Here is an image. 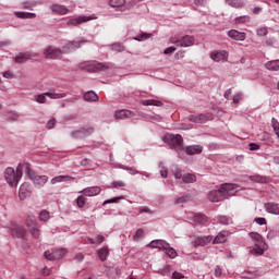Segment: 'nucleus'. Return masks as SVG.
<instances>
[{
    "label": "nucleus",
    "instance_id": "obj_32",
    "mask_svg": "<svg viewBox=\"0 0 279 279\" xmlns=\"http://www.w3.org/2000/svg\"><path fill=\"white\" fill-rule=\"evenodd\" d=\"M109 254V247H101V250H98V256L102 262L107 260Z\"/></svg>",
    "mask_w": 279,
    "mask_h": 279
},
{
    "label": "nucleus",
    "instance_id": "obj_26",
    "mask_svg": "<svg viewBox=\"0 0 279 279\" xmlns=\"http://www.w3.org/2000/svg\"><path fill=\"white\" fill-rule=\"evenodd\" d=\"M72 180H74V178H71L70 175H57L56 178H52L51 184L54 185L61 182H71Z\"/></svg>",
    "mask_w": 279,
    "mask_h": 279
},
{
    "label": "nucleus",
    "instance_id": "obj_17",
    "mask_svg": "<svg viewBox=\"0 0 279 279\" xmlns=\"http://www.w3.org/2000/svg\"><path fill=\"white\" fill-rule=\"evenodd\" d=\"M85 197H96L97 195H100L101 189L100 186H90L88 189H84L81 191Z\"/></svg>",
    "mask_w": 279,
    "mask_h": 279
},
{
    "label": "nucleus",
    "instance_id": "obj_14",
    "mask_svg": "<svg viewBox=\"0 0 279 279\" xmlns=\"http://www.w3.org/2000/svg\"><path fill=\"white\" fill-rule=\"evenodd\" d=\"M95 132L94 126H84L78 131H73L72 136L73 138H84V136H88V134H93Z\"/></svg>",
    "mask_w": 279,
    "mask_h": 279
},
{
    "label": "nucleus",
    "instance_id": "obj_8",
    "mask_svg": "<svg viewBox=\"0 0 279 279\" xmlns=\"http://www.w3.org/2000/svg\"><path fill=\"white\" fill-rule=\"evenodd\" d=\"M171 44H177L178 46H193L195 39L193 35H183V37H170Z\"/></svg>",
    "mask_w": 279,
    "mask_h": 279
},
{
    "label": "nucleus",
    "instance_id": "obj_3",
    "mask_svg": "<svg viewBox=\"0 0 279 279\" xmlns=\"http://www.w3.org/2000/svg\"><path fill=\"white\" fill-rule=\"evenodd\" d=\"M163 143H167L171 149H175V151H182L184 149V140L180 133H166L163 135Z\"/></svg>",
    "mask_w": 279,
    "mask_h": 279
},
{
    "label": "nucleus",
    "instance_id": "obj_58",
    "mask_svg": "<svg viewBox=\"0 0 279 279\" xmlns=\"http://www.w3.org/2000/svg\"><path fill=\"white\" fill-rule=\"evenodd\" d=\"M256 223L259 226H265L267 223V220L263 217L255 219Z\"/></svg>",
    "mask_w": 279,
    "mask_h": 279
},
{
    "label": "nucleus",
    "instance_id": "obj_18",
    "mask_svg": "<svg viewBox=\"0 0 279 279\" xmlns=\"http://www.w3.org/2000/svg\"><path fill=\"white\" fill-rule=\"evenodd\" d=\"M11 234L13 236H17L19 239H23L24 236H26L27 231L25 230V228H23V226H12Z\"/></svg>",
    "mask_w": 279,
    "mask_h": 279
},
{
    "label": "nucleus",
    "instance_id": "obj_12",
    "mask_svg": "<svg viewBox=\"0 0 279 279\" xmlns=\"http://www.w3.org/2000/svg\"><path fill=\"white\" fill-rule=\"evenodd\" d=\"M66 250H52V252H45V258L47 260H57L58 258H63L65 256Z\"/></svg>",
    "mask_w": 279,
    "mask_h": 279
},
{
    "label": "nucleus",
    "instance_id": "obj_51",
    "mask_svg": "<svg viewBox=\"0 0 279 279\" xmlns=\"http://www.w3.org/2000/svg\"><path fill=\"white\" fill-rule=\"evenodd\" d=\"M190 197L187 196H184V197H178L175 201H174V204H186V202H189Z\"/></svg>",
    "mask_w": 279,
    "mask_h": 279
},
{
    "label": "nucleus",
    "instance_id": "obj_28",
    "mask_svg": "<svg viewBox=\"0 0 279 279\" xmlns=\"http://www.w3.org/2000/svg\"><path fill=\"white\" fill-rule=\"evenodd\" d=\"M229 232H219L217 236L214 239V243H226L228 241Z\"/></svg>",
    "mask_w": 279,
    "mask_h": 279
},
{
    "label": "nucleus",
    "instance_id": "obj_1",
    "mask_svg": "<svg viewBox=\"0 0 279 279\" xmlns=\"http://www.w3.org/2000/svg\"><path fill=\"white\" fill-rule=\"evenodd\" d=\"M239 193V186L236 184H222L218 191H210L208 194V199L210 202L217 203L232 197Z\"/></svg>",
    "mask_w": 279,
    "mask_h": 279
},
{
    "label": "nucleus",
    "instance_id": "obj_57",
    "mask_svg": "<svg viewBox=\"0 0 279 279\" xmlns=\"http://www.w3.org/2000/svg\"><path fill=\"white\" fill-rule=\"evenodd\" d=\"M177 50L175 46H169L163 50L165 54H169L170 52H174Z\"/></svg>",
    "mask_w": 279,
    "mask_h": 279
},
{
    "label": "nucleus",
    "instance_id": "obj_60",
    "mask_svg": "<svg viewBox=\"0 0 279 279\" xmlns=\"http://www.w3.org/2000/svg\"><path fill=\"white\" fill-rule=\"evenodd\" d=\"M84 258H85L84 254H77L75 256V260H77L78 263H82L84 260Z\"/></svg>",
    "mask_w": 279,
    "mask_h": 279
},
{
    "label": "nucleus",
    "instance_id": "obj_52",
    "mask_svg": "<svg viewBox=\"0 0 279 279\" xmlns=\"http://www.w3.org/2000/svg\"><path fill=\"white\" fill-rule=\"evenodd\" d=\"M119 199H123V197H113V199H106V202H104V206H107V204H117Z\"/></svg>",
    "mask_w": 279,
    "mask_h": 279
},
{
    "label": "nucleus",
    "instance_id": "obj_34",
    "mask_svg": "<svg viewBox=\"0 0 279 279\" xmlns=\"http://www.w3.org/2000/svg\"><path fill=\"white\" fill-rule=\"evenodd\" d=\"M144 106H162L161 100H156L155 98H148L147 100H144Z\"/></svg>",
    "mask_w": 279,
    "mask_h": 279
},
{
    "label": "nucleus",
    "instance_id": "obj_7",
    "mask_svg": "<svg viewBox=\"0 0 279 279\" xmlns=\"http://www.w3.org/2000/svg\"><path fill=\"white\" fill-rule=\"evenodd\" d=\"M47 96H49V98H64L66 92L51 89L50 92H44V94H36L35 100H37V102H46Z\"/></svg>",
    "mask_w": 279,
    "mask_h": 279
},
{
    "label": "nucleus",
    "instance_id": "obj_47",
    "mask_svg": "<svg viewBox=\"0 0 279 279\" xmlns=\"http://www.w3.org/2000/svg\"><path fill=\"white\" fill-rule=\"evenodd\" d=\"M142 236H144V230L142 228H140L135 232V236H133V239H134V241H140V239H142Z\"/></svg>",
    "mask_w": 279,
    "mask_h": 279
},
{
    "label": "nucleus",
    "instance_id": "obj_16",
    "mask_svg": "<svg viewBox=\"0 0 279 279\" xmlns=\"http://www.w3.org/2000/svg\"><path fill=\"white\" fill-rule=\"evenodd\" d=\"M228 35H229V37H231V39H235V40H240V41H243L246 37L245 32L238 31L236 28H231L230 31H228Z\"/></svg>",
    "mask_w": 279,
    "mask_h": 279
},
{
    "label": "nucleus",
    "instance_id": "obj_6",
    "mask_svg": "<svg viewBox=\"0 0 279 279\" xmlns=\"http://www.w3.org/2000/svg\"><path fill=\"white\" fill-rule=\"evenodd\" d=\"M25 173L28 175L32 182H34L35 186L38 187L45 186L49 180L48 175H36V173L32 171L29 165H26Z\"/></svg>",
    "mask_w": 279,
    "mask_h": 279
},
{
    "label": "nucleus",
    "instance_id": "obj_20",
    "mask_svg": "<svg viewBox=\"0 0 279 279\" xmlns=\"http://www.w3.org/2000/svg\"><path fill=\"white\" fill-rule=\"evenodd\" d=\"M116 119H132V117H135V113L133 111H130V109H120V111L114 112Z\"/></svg>",
    "mask_w": 279,
    "mask_h": 279
},
{
    "label": "nucleus",
    "instance_id": "obj_43",
    "mask_svg": "<svg viewBox=\"0 0 279 279\" xmlns=\"http://www.w3.org/2000/svg\"><path fill=\"white\" fill-rule=\"evenodd\" d=\"M109 4H111V7H123L125 0H109Z\"/></svg>",
    "mask_w": 279,
    "mask_h": 279
},
{
    "label": "nucleus",
    "instance_id": "obj_48",
    "mask_svg": "<svg viewBox=\"0 0 279 279\" xmlns=\"http://www.w3.org/2000/svg\"><path fill=\"white\" fill-rule=\"evenodd\" d=\"M148 37H151L149 33H142L141 35H137L135 39H137L138 41H143L144 39H148Z\"/></svg>",
    "mask_w": 279,
    "mask_h": 279
},
{
    "label": "nucleus",
    "instance_id": "obj_50",
    "mask_svg": "<svg viewBox=\"0 0 279 279\" xmlns=\"http://www.w3.org/2000/svg\"><path fill=\"white\" fill-rule=\"evenodd\" d=\"M272 129L277 137L279 138V122L277 120H272Z\"/></svg>",
    "mask_w": 279,
    "mask_h": 279
},
{
    "label": "nucleus",
    "instance_id": "obj_29",
    "mask_svg": "<svg viewBox=\"0 0 279 279\" xmlns=\"http://www.w3.org/2000/svg\"><path fill=\"white\" fill-rule=\"evenodd\" d=\"M165 252L169 258H177L178 252L173 247H170L169 243H166Z\"/></svg>",
    "mask_w": 279,
    "mask_h": 279
},
{
    "label": "nucleus",
    "instance_id": "obj_30",
    "mask_svg": "<svg viewBox=\"0 0 279 279\" xmlns=\"http://www.w3.org/2000/svg\"><path fill=\"white\" fill-rule=\"evenodd\" d=\"M265 65L268 70H279V59L267 61Z\"/></svg>",
    "mask_w": 279,
    "mask_h": 279
},
{
    "label": "nucleus",
    "instance_id": "obj_42",
    "mask_svg": "<svg viewBox=\"0 0 279 279\" xmlns=\"http://www.w3.org/2000/svg\"><path fill=\"white\" fill-rule=\"evenodd\" d=\"M20 116L16 113V111H11V113H8V121H19Z\"/></svg>",
    "mask_w": 279,
    "mask_h": 279
},
{
    "label": "nucleus",
    "instance_id": "obj_36",
    "mask_svg": "<svg viewBox=\"0 0 279 279\" xmlns=\"http://www.w3.org/2000/svg\"><path fill=\"white\" fill-rule=\"evenodd\" d=\"M87 39H78L76 41H69V48H80L81 44H86Z\"/></svg>",
    "mask_w": 279,
    "mask_h": 279
},
{
    "label": "nucleus",
    "instance_id": "obj_11",
    "mask_svg": "<svg viewBox=\"0 0 279 279\" xmlns=\"http://www.w3.org/2000/svg\"><path fill=\"white\" fill-rule=\"evenodd\" d=\"M44 54L47 59H59L62 57V50H60V48H54V46H48L45 48Z\"/></svg>",
    "mask_w": 279,
    "mask_h": 279
},
{
    "label": "nucleus",
    "instance_id": "obj_23",
    "mask_svg": "<svg viewBox=\"0 0 279 279\" xmlns=\"http://www.w3.org/2000/svg\"><path fill=\"white\" fill-rule=\"evenodd\" d=\"M33 57L32 52H19L14 60L16 63H25V61H28Z\"/></svg>",
    "mask_w": 279,
    "mask_h": 279
},
{
    "label": "nucleus",
    "instance_id": "obj_21",
    "mask_svg": "<svg viewBox=\"0 0 279 279\" xmlns=\"http://www.w3.org/2000/svg\"><path fill=\"white\" fill-rule=\"evenodd\" d=\"M51 10L53 11V13H58L59 15H65L66 13H69V9L64 4H51Z\"/></svg>",
    "mask_w": 279,
    "mask_h": 279
},
{
    "label": "nucleus",
    "instance_id": "obj_63",
    "mask_svg": "<svg viewBox=\"0 0 279 279\" xmlns=\"http://www.w3.org/2000/svg\"><path fill=\"white\" fill-rule=\"evenodd\" d=\"M160 175H161V178H168V169H161Z\"/></svg>",
    "mask_w": 279,
    "mask_h": 279
},
{
    "label": "nucleus",
    "instance_id": "obj_35",
    "mask_svg": "<svg viewBox=\"0 0 279 279\" xmlns=\"http://www.w3.org/2000/svg\"><path fill=\"white\" fill-rule=\"evenodd\" d=\"M15 15L17 17H23V19H26V17H36V13H31V12H25V11H16L15 12Z\"/></svg>",
    "mask_w": 279,
    "mask_h": 279
},
{
    "label": "nucleus",
    "instance_id": "obj_27",
    "mask_svg": "<svg viewBox=\"0 0 279 279\" xmlns=\"http://www.w3.org/2000/svg\"><path fill=\"white\" fill-rule=\"evenodd\" d=\"M265 208L267 213H270L271 215H279V204H266Z\"/></svg>",
    "mask_w": 279,
    "mask_h": 279
},
{
    "label": "nucleus",
    "instance_id": "obj_40",
    "mask_svg": "<svg viewBox=\"0 0 279 279\" xmlns=\"http://www.w3.org/2000/svg\"><path fill=\"white\" fill-rule=\"evenodd\" d=\"M26 223H27V228L29 229V232L32 233V229H34L35 223H36L35 217H29V218L26 220Z\"/></svg>",
    "mask_w": 279,
    "mask_h": 279
},
{
    "label": "nucleus",
    "instance_id": "obj_44",
    "mask_svg": "<svg viewBox=\"0 0 279 279\" xmlns=\"http://www.w3.org/2000/svg\"><path fill=\"white\" fill-rule=\"evenodd\" d=\"M39 219L40 221H48V219H50L49 213L47 210H41L39 214Z\"/></svg>",
    "mask_w": 279,
    "mask_h": 279
},
{
    "label": "nucleus",
    "instance_id": "obj_33",
    "mask_svg": "<svg viewBox=\"0 0 279 279\" xmlns=\"http://www.w3.org/2000/svg\"><path fill=\"white\" fill-rule=\"evenodd\" d=\"M85 100H98L99 96L94 90L85 92L84 94Z\"/></svg>",
    "mask_w": 279,
    "mask_h": 279
},
{
    "label": "nucleus",
    "instance_id": "obj_64",
    "mask_svg": "<svg viewBox=\"0 0 279 279\" xmlns=\"http://www.w3.org/2000/svg\"><path fill=\"white\" fill-rule=\"evenodd\" d=\"M111 48L112 50H121L122 46L120 44H113Z\"/></svg>",
    "mask_w": 279,
    "mask_h": 279
},
{
    "label": "nucleus",
    "instance_id": "obj_41",
    "mask_svg": "<svg viewBox=\"0 0 279 279\" xmlns=\"http://www.w3.org/2000/svg\"><path fill=\"white\" fill-rule=\"evenodd\" d=\"M218 220L220 223H223L225 226H229L230 223H232V219L226 216L219 217Z\"/></svg>",
    "mask_w": 279,
    "mask_h": 279
},
{
    "label": "nucleus",
    "instance_id": "obj_56",
    "mask_svg": "<svg viewBox=\"0 0 279 279\" xmlns=\"http://www.w3.org/2000/svg\"><path fill=\"white\" fill-rule=\"evenodd\" d=\"M185 278V276H183V274H180L179 271H174L172 274V279H183Z\"/></svg>",
    "mask_w": 279,
    "mask_h": 279
},
{
    "label": "nucleus",
    "instance_id": "obj_22",
    "mask_svg": "<svg viewBox=\"0 0 279 279\" xmlns=\"http://www.w3.org/2000/svg\"><path fill=\"white\" fill-rule=\"evenodd\" d=\"M189 120L193 121V123H207L208 116H205V113H197V116H189Z\"/></svg>",
    "mask_w": 279,
    "mask_h": 279
},
{
    "label": "nucleus",
    "instance_id": "obj_31",
    "mask_svg": "<svg viewBox=\"0 0 279 279\" xmlns=\"http://www.w3.org/2000/svg\"><path fill=\"white\" fill-rule=\"evenodd\" d=\"M214 236H202L201 239H197V241L195 242L196 245H208V243H211Z\"/></svg>",
    "mask_w": 279,
    "mask_h": 279
},
{
    "label": "nucleus",
    "instance_id": "obj_25",
    "mask_svg": "<svg viewBox=\"0 0 279 279\" xmlns=\"http://www.w3.org/2000/svg\"><path fill=\"white\" fill-rule=\"evenodd\" d=\"M167 246H168L167 241H162V240L150 241V243L148 244V247L158 248V250H166Z\"/></svg>",
    "mask_w": 279,
    "mask_h": 279
},
{
    "label": "nucleus",
    "instance_id": "obj_37",
    "mask_svg": "<svg viewBox=\"0 0 279 279\" xmlns=\"http://www.w3.org/2000/svg\"><path fill=\"white\" fill-rule=\"evenodd\" d=\"M250 180H252L253 182H259L262 184H267L268 182L267 178H263L260 175H251Z\"/></svg>",
    "mask_w": 279,
    "mask_h": 279
},
{
    "label": "nucleus",
    "instance_id": "obj_46",
    "mask_svg": "<svg viewBox=\"0 0 279 279\" xmlns=\"http://www.w3.org/2000/svg\"><path fill=\"white\" fill-rule=\"evenodd\" d=\"M56 123H57L56 118H51L50 120H48V122L46 123L47 130H53Z\"/></svg>",
    "mask_w": 279,
    "mask_h": 279
},
{
    "label": "nucleus",
    "instance_id": "obj_24",
    "mask_svg": "<svg viewBox=\"0 0 279 279\" xmlns=\"http://www.w3.org/2000/svg\"><path fill=\"white\" fill-rule=\"evenodd\" d=\"M29 195H31V189H29L28 184H22V186L20 187V191H19L20 199L24 201V199H26V197H29Z\"/></svg>",
    "mask_w": 279,
    "mask_h": 279
},
{
    "label": "nucleus",
    "instance_id": "obj_45",
    "mask_svg": "<svg viewBox=\"0 0 279 279\" xmlns=\"http://www.w3.org/2000/svg\"><path fill=\"white\" fill-rule=\"evenodd\" d=\"M2 76H4V78H14L15 74L13 70H4V72H2Z\"/></svg>",
    "mask_w": 279,
    "mask_h": 279
},
{
    "label": "nucleus",
    "instance_id": "obj_5",
    "mask_svg": "<svg viewBox=\"0 0 279 279\" xmlns=\"http://www.w3.org/2000/svg\"><path fill=\"white\" fill-rule=\"evenodd\" d=\"M173 175L179 184H194L197 180L194 173H182L180 169H175Z\"/></svg>",
    "mask_w": 279,
    "mask_h": 279
},
{
    "label": "nucleus",
    "instance_id": "obj_4",
    "mask_svg": "<svg viewBox=\"0 0 279 279\" xmlns=\"http://www.w3.org/2000/svg\"><path fill=\"white\" fill-rule=\"evenodd\" d=\"M250 236L255 243L252 254L263 255L265 250H267V243H265L263 236L258 232H251Z\"/></svg>",
    "mask_w": 279,
    "mask_h": 279
},
{
    "label": "nucleus",
    "instance_id": "obj_13",
    "mask_svg": "<svg viewBox=\"0 0 279 279\" xmlns=\"http://www.w3.org/2000/svg\"><path fill=\"white\" fill-rule=\"evenodd\" d=\"M89 20H94V15H78V17H71L68 20V26H77L78 24H83V22H88Z\"/></svg>",
    "mask_w": 279,
    "mask_h": 279
},
{
    "label": "nucleus",
    "instance_id": "obj_62",
    "mask_svg": "<svg viewBox=\"0 0 279 279\" xmlns=\"http://www.w3.org/2000/svg\"><path fill=\"white\" fill-rule=\"evenodd\" d=\"M177 59H180L182 57H184V50H179L178 52H175V56H174Z\"/></svg>",
    "mask_w": 279,
    "mask_h": 279
},
{
    "label": "nucleus",
    "instance_id": "obj_55",
    "mask_svg": "<svg viewBox=\"0 0 279 279\" xmlns=\"http://www.w3.org/2000/svg\"><path fill=\"white\" fill-rule=\"evenodd\" d=\"M113 189H122L126 186L125 182H112Z\"/></svg>",
    "mask_w": 279,
    "mask_h": 279
},
{
    "label": "nucleus",
    "instance_id": "obj_49",
    "mask_svg": "<svg viewBox=\"0 0 279 279\" xmlns=\"http://www.w3.org/2000/svg\"><path fill=\"white\" fill-rule=\"evenodd\" d=\"M248 147L251 151H257V149H260V144H256V142H251V144H248Z\"/></svg>",
    "mask_w": 279,
    "mask_h": 279
},
{
    "label": "nucleus",
    "instance_id": "obj_38",
    "mask_svg": "<svg viewBox=\"0 0 279 279\" xmlns=\"http://www.w3.org/2000/svg\"><path fill=\"white\" fill-rule=\"evenodd\" d=\"M84 193H82V195H80V197H77L76 199V204L78 208H84L85 204H86V199L84 197Z\"/></svg>",
    "mask_w": 279,
    "mask_h": 279
},
{
    "label": "nucleus",
    "instance_id": "obj_61",
    "mask_svg": "<svg viewBox=\"0 0 279 279\" xmlns=\"http://www.w3.org/2000/svg\"><path fill=\"white\" fill-rule=\"evenodd\" d=\"M241 98H242V94H235V95L233 96L234 102H240Z\"/></svg>",
    "mask_w": 279,
    "mask_h": 279
},
{
    "label": "nucleus",
    "instance_id": "obj_9",
    "mask_svg": "<svg viewBox=\"0 0 279 279\" xmlns=\"http://www.w3.org/2000/svg\"><path fill=\"white\" fill-rule=\"evenodd\" d=\"M81 68H86L90 72H98L99 70H107L108 65L100 61H92L86 63H81Z\"/></svg>",
    "mask_w": 279,
    "mask_h": 279
},
{
    "label": "nucleus",
    "instance_id": "obj_53",
    "mask_svg": "<svg viewBox=\"0 0 279 279\" xmlns=\"http://www.w3.org/2000/svg\"><path fill=\"white\" fill-rule=\"evenodd\" d=\"M268 32L267 26H260V28H257V35H267Z\"/></svg>",
    "mask_w": 279,
    "mask_h": 279
},
{
    "label": "nucleus",
    "instance_id": "obj_39",
    "mask_svg": "<svg viewBox=\"0 0 279 279\" xmlns=\"http://www.w3.org/2000/svg\"><path fill=\"white\" fill-rule=\"evenodd\" d=\"M31 234L32 236H34V239H39L40 236V230L36 228V219H35V226L33 227V229H31Z\"/></svg>",
    "mask_w": 279,
    "mask_h": 279
},
{
    "label": "nucleus",
    "instance_id": "obj_54",
    "mask_svg": "<svg viewBox=\"0 0 279 279\" xmlns=\"http://www.w3.org/2000/svg\"><path fill=\"white\" fill-rule=\"evenodd\" d=\"M250 21V16L248 15H242L240 17H235V23L239 24L240 22H246Z\"/></svg>",
    "mask_w": 279,
    "mask_h": 279
},
{
    "label": "nucleus",
    "instance_id": "obj_19",
    "mask_svg": "<svg viewBox=\"0 0 279 279\" xmlns=\"http://www.w3.org/2000/svg\"><path fill=\"white\" fill-rule=\"evenodd\" d=\"M203 146L201 144H192V146H185V154L187 156H195V154H202Z\"/></svg>",
    "mask_w": 279,
    "mask_h": 279
},
{
    "label": "nucleus",
    "instance_id": "obj_2",
    "mask_svg": "<svg viewBox=\"0 0 279 279\" xmlns=\"http://www.w3.org/2000/svg\"><path fill=\"white\" fill-rule=\"evenodd\" d=\"M5 182L11 187L19 186L20 180L23 178V167L19 165V167L13 169L12 167H8L3 173Z\"/></svg>",
    "mask_w": 279,
    "mask_h": 279
},
{
    "label": "nucleus",
    "instance_id": "obj_10",
    "mask_svg": "<svg viewBox=\"0 0 279 279\" xmlns=\"http://www.w3.org/2000/svg\"><path fill=\"white\" fill-rule=\"evenodd\" d=\"M186 218L195 226H203L208 221L206 215H197L196 213H186Z\"/></svg>",
    "mask_w": 279,
    "mask_h": 279
},
{
    "label": "nucleus",
    "instance_id": "obj_15",
    "mask_svg": "<svg viewBox=\"0 0 279 279\" xmlns=\"http://www.w3.org/2000/svg\"><path fill=\"white\" fill-rule=\"evenodd\" d=\"M210 58L214 59V61H227L229 59V52L228 50H215L210 52Z\"/></svg>",
    "mask_w": 279,
    "mask_h": 279
},
{
    "label": "nucleus",
    "instance_id": "obj_59",
    "mask_svg": "<svg viewBox=\"0 0 279 279\" xmlns=\"http://www.w3.org/2000/svg\"><path fill=\"white\" fill-rule=\"evenodd\" d=\"M215 276L216 278H220L222 276V269L220 267H216Z\"/></svg>",
    "mask_w": 279,
    "mask_h": 279
}]
</instances>
